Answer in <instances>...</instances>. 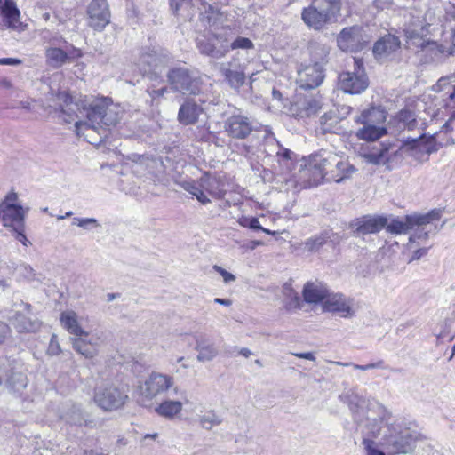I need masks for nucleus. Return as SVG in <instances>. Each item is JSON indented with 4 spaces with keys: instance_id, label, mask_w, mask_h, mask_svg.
Returning <instances> with one entry per match:
<instances>
[{
    "instance_id": "39",
    "label": "nucleus",
    "mask_w": 455,
    "mask_h": 455,
    "mask_svg": "<svg viewBox=\"0 0 455 455\" xmlns=\"http://www.w3.org/2000/svg\"><path fill=\"white\" fill-rule=\"evenodd\" d=\"M362 127L358 128L355 135L358 139L367 141L377 140L387 133L386 128L382 126L361 124Z\"/></svg>"
},
{
    "instance_id": "50",
    "label": "nucleus",
    "mask_w": 455,
    "mask_h": 455,
    "mask_svg": "<svg viewBox=\"0 0 455 455\" xmlns=\"http://www.w3.org/2000/svg\"><path fill=\"white\" fill-rule=\"evenodd\" d=\"M224 48H228V52L230 50H253L254 44L252 41L247 37L238 36L234 41L231 42L229 46H224Z\"/></svg>"
},
{
    "instance_id": "47",
    "label": "nucleus",
    "mask_w": 455,
    "mask_h": 455,
    "mask_svg": "<svg viewBox=\"0 0 455 455\" xmlns=\"http://www.w3.org/2000/svg\"><path fill=\"white\" fill-rule=\"evenodd\" d=\"M184 188L195 196L196 199L202 203L203 204H206L210 202V199L207 197L206 194L204 193V190L200 186V180L197 183L196 182H187L184 185Z\"/></svg>"
},
{
    "instance_id": "52",
    "label": "nucleus",
    "mask_w": 455,
    "mask_h": 455,
    "mask_svg": "<svg viewBox=\"0 0 455 455\" xmlns=\"http://www.w3.org/2000/svg\"><path fill=\"white\" fill-rule=\"evenodd\" d=\"M72 225L78 226L84 229L89 230L92 227H99L100 224L98 220L94 218H74L72 220Z\"/></svg>"
},
{
    "instance_id": "8",
    "label": "nucleus",
    "mask_w": 455,
    "mask_h": 455,
    "mask_svg": "<svg viewBox=\"0 0 455 455\" xmlns=\"http://www.w3.org/2000/svg\"><path fill=\"white\" fill-rule=\"evenodd\" d=\"M354 66V71H347L339 75V86L347 93L358 94L368 87L369 80L362 60L355 58Z\"/></svg>"
},
{
    "instance_id": "13",
    "label": "nucleus",
    "mask_w": 455,
    "mask_h": 455,
    "mask_svg": "<svg viewBox=\"0 0 455 455\" xmlns=\"http://www.w3.org/2000/svg\"><path fill=\"white\" fill-rule=\"evenodd\" d=\"M88 25L101 31L110 22V11L107 0H92L87 7Z\"/></svg>"
},
{
    "instance_id": "45",
    "label": "nucleus",
    "mask_w": 455,
    "mask_h": 455,
    "mask_svg": "<svg viewBox=\"0 0 455 455\" xmlns=\"http://www.w3.org/2000/svg\"><path fill=\"white\" fill-rule=\"evenodd\" d=\"M443 92H445L446 93H448L447 106L452 109V112H451L448 121L445 123L444 126L447 129L453 130L454 126H455V82L451 83Z\"/></svg>"
},
{
    "instance_id": "23",
    "label": "nucleus",
    "mask_w": 455,
    "mask_h": 455,
    "mask_svg": "<svg viewBox=\"0 0 455 455\" xmlns=\"http://www.w3.org/2000/svg\"><path fill=\"white\" fill-rule=\"evenodd\" d=\"M397 148L398 146L396 145L385 146L381 144L379 148L364 153L363 157L369 164L377 165L384 164L387 162H390L395 158L399 157V154L394 153V150H397Z\"/></svg>"
},
{
    "instance_id": "32",
    "label": "nucleus",
    "mask_w": 455,
    "mask_h": 455,
    "mask_svg": "<svg viewBox=\"0 0 455 455\" xmlns=\"http://www.w3.org/2000/svg\"><path fill=\"white\" fill-rule=\"evenodd\" d=\"M195 349L198 352L196 359L202 363L211 362L219 355L214 342L203 337L196 339Z\"/></svg>"
},
{
    "instance_id": "11",
    "label": "nucleus",
    "mask_w": 455,
    "mask_h": 455,
    "mask_svg": "<svg viewBox=\"0 0 455 455\" xmlns=\"http://www.w3.org/2000/svg\"><path fill=\"white\" fill-rule=\"evenodd\" d=\"M224 130L235 140H245L256 131L254 122L242 113H234L224 121Z\"/></svg>"
},
{
    "instance_id": "43",
    "label": "nucleus",
    "mask_w": 455,
    "mask_h": 455,
    "mask_svg": "<svg viewBox=\"0 0 455 455\" xmlns=\"http://www.w3.org/2000/svg\"><path fill=\"white\" fill-rule=\"evenodd\" d=\"M340 119L337 116L335 111H329L324 113L320 118V129L323 133H338L339 127Z\"/></svg>"
},
{
    "instance_id": "17",
    "label": "nucleus",
    "mask_w": 455,
    "mask_h": 455,
    "mask_svg": "<svg viewBox=\"0 0 455 455\" xmlns=\"http://www.w3.org/2000/svg\"><path fill=\"white\" fill-rule=\"evenodd\" d=\"M387 225V218L382 216L366 215L355 220L350 226L354 228L353 235L363 237L366 235L377 234Z\"/></svg>"
},
{
    "instance_id": "2",
    "label": "nucleus",
    "mask_w": 455,
    "mask_h": 455,
    "mask_svg": "<svg viewBox=\"0 0 455 455\" xmlns=\"http://www.w3.org/2000/svg\"><path fill=\"white\" fill-rule=\"evenodd\" d=\"M350 411L354 415V419L358 424L364 422V432L371 437H377L381 431L383 422L387 419L388 412L379 403L375 401H366L363 397L352 392L345 396ZM339 398L343 401L344 396Z\"/></svg>"
},
{
    "instance_id": "12",
    "label": "nucleus",
    "mask_w": 455,
    "mask_h": 455,
    "mask_svg": "<svg viewBox=\"0 0 455 455\" xmlns=\"http://www.w3.org/2000/svg\"><path fill=\"white\" fill-rule=\"evenodd\" d=\"M167 82L173 92L196 94L198 92L196 81L190 76L188 68L175 67L168 70Z\"/></svg>"
},
{
    "instance_id": "14",
    "label": "nucleus",
    "mask_w": 455,
    "mask_h": 455,
    "mask_svg": "<svg viewBox=\"0 0 455 455\" xmlns=\"http://www.w3.org/2000/svg\"><path fill=\"white\" fill-rule=\"evenodd\" d=\"M220 72L228 84L234 89H239L245 82V67L239 63V52L232 60L220 64Z\"/></svg>"
},
{
    "instance_id": "41",
    "label": "nucleus",
    "mask_w": 455,
    "mask_h": 455,
    "mask_svg": "<svg viewBox=\"0 0 455 455\" xmlns=\"http://www.w3.org/2000/svg\"><path fill=\"white\" fill-rule=\"evenodd\" d=\"M316 6L326 17L331 20L336 18L340 12V0H312L311 2Z\"/></svg>"
},
{
    "instance_id": "61",
    "label": "nucleus",
    "mask_w": 455,
    "mask_h": 455,
    "mask_svg": "<svg viewBox=\"0 0 455 455\" xmlns=\"http://www.w3.org/2000/svg\"><path fill=\"white\" fill-rule=\"evenodd\" d=\"M213 269H214L215 271H217V272H218V273L222 276L223 281H224L226 283H230V282H233V281H235V276L233 274H231V273L228 272L227 270H225L224 268H222V267H220V266L215 265V266L213 267Z\"/></svg>"
},
{
    "instance_id": "48",
    "label": "nucleus",
    "mask_w": 455,
    "mask_h": 455,
    "mask_svg": "<svg viewBox=\"0 0 455 455\" xmlns=\"http://www.w3.org/2000/svg\"><path fill=\"white\" fill-rule=\"evenodd\" d=\"M221 419L216 414L214 411H209L204 415L199 417V423L203 428L210 430L212 427L218 426L221 423Z\"/></svg>"
},
{
    "instance_id": "18",
    "label": "nucleus",
    "mask_w": 455,
    "mask_h": 455,
    "mask_svg": "<svg viewBox=\"0 0 455 455\" xmlns=\"http://www.w3.org/2000/svg\"><path fill=\"white\" fill-rule=\"evenodd\" d=\"M362 32L363 29L359 26L343 28L337 38L339 47L345 52L360 51L365 43Z\"/></svg>"
},
{
    "instance_id": "4",
    "label": "nucleus",
    "mask_w": 455,
    "mask_h": 455,
    "mask_svg": "<svg viewBox=\"0 0 455 455\" xmlns=\"http://www.w3.org/2000/svg\"><path fill=\"white\" fill-rule=\"evenodd\" d=\"M435 135L426 136L421 134L418 138H408L398 146L395 154H399V157H403L404 154L410 155L419 160H427L428 156L438 150Z\"/></svg>"
},
{
    "instance_id": "59",
    "label": "nucleus",
    "mask_w": 455,
    "mask_h": 455,
    "mask_svg": "<svg viewBox=\"0 0 455 455\" xmlns=\"http://www.w3.org/2000/svg\"><path fill=\"white\" fill-rule=\"evenodd\" d=\"M240 224L243 227L250 228L251 229L259 230L261 229V226L257 218L251 217L248 219H243L240 221Z\"/></svg>"
},
{
    "instance_id": "33",
    "label": "nucleus",
    "mask_w": 455,
    "mask_h": 455,
    "mask_svg": "<svg viewBox=\"0 0 455 455\" xmlns=\"http://www.w3.org/2000/svg\"><path fill=\"white\" fill-rule=\"evenodd\" d=\"M202 108L195 102L187 101L180 108L178 119L180 123L188 125L195 124L202 114Z\"/></svg>"
},
{
    "instance_id": "1",
    "label": "nucleus",
    "mask_w": 455,
    "mask_h": 455,
    "mask_svg": "<svg viewBox=\"0 0 455 455\" xmlns=\"http://www.w3.org/2000/svg\"><path fill=\"white\" fill-rule=\"evenodd\" d=\"M60 118L65 123L75 124V131L91 144L100 143L107 136L106 127L116 125L123 116V109L108 98L79 99L74 102L67 92L57 95Z\"/></svg>"
},
{
    "instance_id": "57",
    "label": "nucleus",
    "mask_w": 455,
    "mask_h": 455,
    "mask_svg": "<svg viewBox=\"0 0 455 455\" xmlns=\"http://www.w3.org/2000/svg\"><path fill=\"white\" fill-rule=\"evenodd\" d=\"M363 444L364 445L367 455H385L383 451L376 448L375 443L369 438H363Z\"/></svg>"
},
{
    "instance_id": "49",
    "label": "nucleus",
    "mask_w": 455,
    "mask_h": 455,
    "mask_svg": "<svg viewBox=\"0 0 455 455\" xmlns=\"http://www.w3.org/2000/svg\"><path fill=\"white\" fill-rule=\"evenodd\" d=\"M326 241L327 237L324 235H317L314 237L308 238L304 243V249L309 252L317 251L323 244H325Z\"/></svg>"
},
{
    "instance_id": "5",
    "label": "nucleus",
    "mask_w": 455,
    "mask_h": 455,
    "mask_svg": "<svg viewBox=\"0 0 455 455\" xmlns=\"http://www.w3.org/2000/svg\"><path fill=\"white\" fill-rule=\"evenodd\" d=\"M18 202V195L15 192L8 193L0 202V222L4 227L20 228L25 225V217L28 209H24Z\"/></svg>"
},
{
    "instance_id": "21",
    "label": "nucleus",
    "mask_w": 455,
    "mask_h": 455,
    "mask_svg": "<svg viewBox=\"0 0 455 455\" xmlns=\"http://www.w3.org/2000/svg\"><path fill=\"white\" fill-rule=\"evenodd\" d=\"M322 108L320 100L313 97L300 99L291 104V112L297 118H305L315 116Z\"/></svg>"
},
{
    "instance_id": "40",
    "label": "nucleus",
    "mask_w": 455,
    "mask_h": 455,
    "mask_svg": "<svg viewBox=\"0 0 455 455\" xmlns=\"http://www.w3.org/2000/svg\"><path fill=\"white\" fill-rule=\"evenodd\" d=\"M9 321L20 332L34 331L39 326L37 322L28 318L25 315L19 312H16L13 316H10Z\"/></svg>"
},
{
    "instance_id": "22",
    "label": "nucleus",
    "mask_w": 455,
    "mask_h": 455,
    "mask_svg": "<svg viewBox=\"0 0 455 455\" xmlns=\"http://www.w3.org/2000/svg\"><path fill=\"white\" fill-rule=\"evenodd\" d=\"M416 47L421 49L423 52L429 55L431 60H438L443 56H450L454 54V50H451L448 44H438L435 41H431L421 38L419 41H415L414 44Z\"/></svg>"
},
{
    "instance_id": "56",
    "label": "nucleus",
    "mask_w": 455,
    "mask_h": 455,
    "mask_svg": "<svg viewBox=\"0 0 455 455\" xmlns=\"http://www.w3.org/2000/svg\"><path fill=\"white\" fill-rule=\"evenodd\" d=\"M309 166L313 184L317 185L323 180H327V176L325 175L322 169L314 167L313 165H311V163L309 164Z\"/></svg>"
},
{
    "instance_id": "9",
    "label": "nucleus",
    "mask_w": 455,
    "mask_h": 455,
    "mask_svg": "<svg viewBox=\"0 0 455 455\" xmlns=\"http://www.w3.org/2000/svg\"><path fill=\"white\" fill-rule=\"evenodd\" d=\"M172 58L165 50L148 49L141 53L139 66L144 74H148L150 80L156 79V74L167 67Z\"/></svg>"
},
{
    "instance_id": "54",
    "label": "nucleus",
    "mask_w": 455,
    "mask_h": 455,
    "mask_svg": "<svg viewBox=\"0 0 455 455\" xmlns=\"http://www.w3.org/2000/svg\"><path fill=\"white\" fill-rule=\"evenodd\" d=\"M455 82V73L443 76L438 79V81L435 83V84L433 86V90L436 92H441L442 91L445 90L447 86H449L451 83Z\"/></svg>"
},
{
    "instance_id": "37",
    "label": "nucleus",
    "mask_w": 455,
    "mask_h": 455,
    "mask_svg": "<svg viewBox=\"0 0 455 455\" xmlns=\"http://www.w3.org/2000/svg\"><path fill=\"white\" fill-rule=\"evenodd\" d=\"M311 61L313 64H321L323 67L328 61L330 47L319 42H311L308 46Z\"/></svg>"
},
{
    "instance_id": "19",
    "label": "nucleus",
    "mask_w": 455,
    "mask_h": 455,
    "mask_svg": "<svg viewBox=\"0 0 455 455\" xmlns=\"http://www.w3.org/2000/svg\"><path fill=\"white\" fill-rule=\"evenodd\" d=\"M325 77L323 67L321 64H309L298 71V84L303 89L318 87Z\"/></svg>"
},
{
    "instance_id": "20",
    "label": "nucleus",
    "mask_w": 455,
    "mask_h": 455,
    "mask_svg": "<svg viewBox=\"0 0 455 455\" xmlns=\"http://www.w3.org/2000/svg\"><path fill=\"white\" fill-rule=\"evenodd\" d=\"M323 310L339 314L342 317H351L354 315L351 300L339 293H329L323 304Z\"/></svg>"
},
{
    "instance_id": "29",
    "label": "nucleus",
    "mask_w": 455,
    "mask_h": 455,
    "mask_svg": "<svg viewBox=\"0 0 455 455\" xmlns=\"http://www.w3.org/2000/svg\"><path fill=\"white\" fill-rule=\"evenodd\" d=\"M60 323L62 327L74 338L78 336H84L87 338V331H85L78 322V316L73 310H66L60 314Z\"/></svg>"
},
{
    "instance_id": "36",
    "label": "nucleus",
    "mask_w": 455,
    "mask_h": 455,
    "mask_svg": "<svg viewBox=\"0 0 455 455\" xmlns=\"http://www.w3.org/2000/svg\"><path fill=\"white\" fill-rule=\"evenodd\" d=\"M196 45L199 52L202 54L215 58L221 59L226 56L228 52V48H224V46L220 48L215 47V45L211 42L210 39L203 36L201 38H197Z\"/></svg>"
},
{
    "instance_id": "28",
    "label": "nucleus",
    "mask_w": 455,
    "mask_h": 455,
    "mask_svg": "<svg viewBox=\"0 0 455 455\" xmlns=\"http://www.w3.org/2000/svg\"><path fill=\"white\" fill-rule=\"evenodd\" d=\"M356 169L347 160L339 156V164L333 165L330 169L327 176V181L340 183L349 178L355 172Z\"/></svg>"
},
{
    "instance_id": "44",
    "label": "nucleus",
    "mask_w": 455,
    "mask_h": 455,
    "mask_svg": "<svg viewBox=\"0 0 455 455\" xmlns=\"http://www.w3.org/2000/svg\"><path fill=\"white\" fill-rule=\"evenodd\" d=\"M200 186L204 188V193H208L216 198H220L224 196V192L220 188V184L215 178L208 175H204L200 178Z\"/></svg>"
},
{
    "instance_id": "7",
    "label": "nucleus",
    "mask_w": 455,
    "mask_h": 455,
    "mask_svg": "<svg viewBox=\"0 0 455 455\" xmlns=\"http://www.w3.org/2000/svg\"><path fill=\"white\" fill-rule=\"evenodd\" d=\"M174 385L173 378L158 372H152L139 387L140 403L147 406L152 399L166 392Z\"/></svg>"
},
{
    "instance_id": "46",
    "label": "nucleus",
    "mask_w": 455,
    "mask_h": 455,
    "mask_svg": "<svg viewBox=\"0 0 455 455\" xmlns=\"http://www.w3.org/2000/svg\"><path fill=\"white\" fill-rule=\"evenodd\" d=\"M64 420L71 425H78L81 426L84 422V418L82 410L78 406H72L68 411H67L62 416Z\"/></svg>"
},
{
    "instance_id": "62",
    "label": "nucleus",
    "mask_w": 455,
    "mask_h": 455,
    "mask_svg": "<svg viewBox=\"0 0 455 455\" xmlns=\"http://www.w3.org/2000/svg\"><path fill=\"white\" fill-rule=\"evenodd\" d=\"M352 367L355 370H361V371H368L372 369H378V368H384L383 361H379L377 363H371L365 365H360V364H352Z\"/></svg>"
},
{
    "instance_id": "15",
    "label": "nucleus",
    "mask_w": 455,
    "mask_h": 455,
    "mask_svg": "<svg viewBox=\"0 0 455 455\" xmlns=\"http://www.w3.org/2000/svg\"><path fill=\"white\" fill-rule=\"evenodd\" d=\"M417 434L410 429H404L386 440V448L389 453H410L415 448Z\"/></svg>"
},
{
    "instance_id": "16",
    "label": "nucleus",
    "mask_w": 455,
    "mask_h": 455,
    "mask_svg": "<svg viewBox=\"0 0 455 455\" xmlns=\"http://www.w3.org/2000/svg\"><path fill=\"white\" fill-rule=\"evenodd\" d=\"M5 382L10 390L18 392L27 387V377L15 370L9 359H4L0 363V386Z\"/></svg>"
},
{
    "instance_id": "24",
    "label": "nucleus",
    "mask_w": 455,
    "mask_h": 455,
    "mask_svg": "<svg viewBox=\"0 0 455 455\" xmlns=\"http://www.w3.org/2000/svg\"><path fill=\"white\" fill-rule=\"evenodd\" d=\"M0 13L9 28L23 29L20 20V12L13 0H0Z\"/></svg>"
},
{
    "instance_id": "27",
    "label": "nucleus",
    "mask_w": 455,
    "mask_h": 455,
    "mask_svg": "<svg viewBox=\"0 0 455 455\" xmlns=\"http://www.w3.org/2000/svg\"><path fill=\"white\" fill-rule=\"evenodd\" d=\"M301 18L307 26L315 30L321 29L325 24L331 21L326 17V14H323L312 3L308 7L303 9Z\"/></svg>"
},
{
    "instance_id": "26",
    "label": "nucleus",
    "mask_w": 455,
    "mask_h": 455,
    "mask_svg": "<svg viewBox=\"0 0 455 455\" xmlns=\"http://www.w3.org/2000/svg\"><path fill=\"white\" fill-rule=\"evenodd\" d=\"M399 47V39L395 36L387 35L375 43L373 53L379 61H383Z\"/></svg>"
},
{
    "instance_id": "35",
    "label": "nucleus",
    "mask_w": 455,
    "mask_h": 455,
    "mask_svg": "<svg viewBox=\"0 0 455 455\" xmlns=\"http://www.w3.org/2000/svg\"><path fill=\"white\" fill-rule=\"evenodd\" d=\"M46 62L54 68L62 67L67 62H71L72 57L65 51L58 47H49L45 51Z\"/></svg>"
},
{
    "instance_id": "31",
    "label": "nucleus",
    "mask_w": 455,
    "mask_h": 455,
    "mask_svg": "<svg viewBox=\"0 0 455 455\" xmlns=\"http://www.w3.org/2000/svg\"><path fill=\"white\" fill-rule=\"evenodd\" d=\"M387 114L385 110L380 108L372 107L364 109L355 118V122L358 124H371L381 126L386 121Z\"/></svg>"
},
{
    "instance_id": "25",
    "label": "nucleus",
    "mask_w": 455,
    "mask_h": 455,
    "mask_svg": "<svg viewBox=\"0 0 455 455\" xmlns=\"http://www.w3.org/2000/svg\"><path fill=\"white\" fill-rule=\"evenodd\" d=\"M72 347L80 355L85 358H93L98 354L99 338L78 336L72 338Z\"/></svg>"
},
{
    "instance_id": "30",
    "label": "nucleus",
    "mask_w": 455,
    "mask_h": 455,
    "mask_svg": "<svg viewBox=\"0 0 455 455\" xmlns=\"http://www.w3.org/2000/svg\"><path fill=\"white\" fill-rule=\"evenodd\" d=\"M328 295V289L322 283H307L303 289V298L307 303H323Z\"/></svg>"
},
{
    "instance_id": "63",
    "label": "nucleus",
    "mask_w": 455,
    "mask_h": 455,
    "mask_svg": "<svg viewBox=\"0 0 455 455\" xmlns=\"http://www.w3.org/2000/svg\"><path fill=\"white\" fill-rule=\"evenodd\" d=\"M191 0H170V5L173 12L177 13L183 5H190Z\"/></svg>"
},
{
    "instance_id": "10",
    "label": "nucleus",
    "mask_w": 455,
    "mask_h": 455,
    "mask_svg": "<svg viewBox=\"0 0 455 455\" xmlns=\"http://www.w3.org/2000/svg\"><path fill=\"white\" fill-rule=\"evenodd\" d=\"M440 217V211H432L425 215H407L403 220L394 219L390 222L387 220L385 228L391 234H405L413 229L415 225L430 224L434 220H438Z\"/></svg>"
},
{
    "instance_id": "53",
    "label": "nucleus",
    "mask_w": 455,
    "mask_h": 455,
    "mask_svg": "<svg viewBox=\"0 0 455 455\" xmlns=\"http://www.w3.org/2000/svg\"><path fill=\"white\" fill-rule=\"evenodd\" d=\"M427 224L423 225H415L417 228L414 233L409 237V243H412L416 242V240H426L428 238V233L430 230L427 228Z\"/></svg>"
},
{
    "instance_id": "64",
    "label": "nucleus",
    "mask_w": 455,
    "mask_h": 455,
    "mask_svg": "<svg viewBox=\"0 0 455 455\" xmlns=\"http://www.w3.org/2000/svg\"><path fill=\"white\" fill-rule=\"evenodd\" d=\"M20 269L22 271L23 275L29 279V280H35L36 279V272L35 270L29 266V265H22L20 267Z\"/></svg>"
},
{
    "instance_id": "51",
    "label": "nucleus",
    "mask_w": 455,
    "mask_h": 455,
    "mask_svg": "<svg viewBox=\"0 0 455 455\" xmlns=\"http://www.w3.org/2000/svg\"><path fill=\"white\" fill-rule=\"evenodd\" d=\"M172 91L170 85L166 86L164 85L160 88H156L155 85H150L147 88V93L151 98L152 101L159 100L160 99L164 98L165 94L169 93Z\"/></svg>"
},
{
    "instance_id": "55",
    "label": "nucleus",
    "mask_w": 455,
    "mask_h": 455,
    "mask_svg": "<svg viewBox=\"0 0 455 455\" xmlns=\"http://www.w3.org/2000/svg\"><path fill=\"white\" fill-rule=\"evenodd\" d=\"M400 120L403 123L404 127L408 130H412L417 124L414 115L411 111H402L400 113Z\"/></svg>"
},
{
    "instance_id": "60",
    "label": "nucleus",
    "mask_w": 455,
    "mask_h": 455,
    "mask_svg": "<svg viewBox=\"0 0 455 455\" xmlns=\"http://www.w3.org/2000/svg\"><path fill=\"white\" fill-rule=\"evenodd\" d=\"M12 230L16 234V239L20 242L24 246H28L30 244V242L28 240L25 235V225H22L20 228H12Z\"/></svg>"
},
{
    "instance_id": "42",
    "label": "nucleus",
    "mask_w": 455,
    "mask_h": 455,
    "mask_svg": "<svg viewBox=\"0 0 455 455\" xmlns=\"http://www.w3.org/2000/svg\"><path fill=\"white\" fill-rule=\"evenodd\" d=\"M202 22L208 25L210 28L220 26L224 20L223 14L218 9L211 4L204 5V12L201 13Z\"/></svg>"
},
{
    "instance_id": "38",
    "label": "nucleus",
    "mask_w": 455,
    "mask_h": 455,
    "mask_svg": "<svg viewBox=\"0 0 455 455\" xmlns=\"http://www.w3.org/2000/svg\"><path fill=\"white\" fill-rule=\"evenodd\" d=\"M182 407L181 401L166 399L156 408V411L164 418L173 419L181 412Z\"/></svg>"
},
{
    "instance_id": "58",
    "label": "nucleus",
    "mask_w": 455,
    "mask_h": 455,
    "mask_svg": "<svg viewBox=\"0 0 455 455\" xmlns=\"http://www.w3.org/2000/svg\"><path fill=\"white\" fill-rule=\"evenodd\" d=\"M60 346L58 341V338L56 334H52L51 337V340L48 346L47 353L50 355H57L60 353Z\"/></svg>"
},
{
    "instance_id": "34",
    "label": "nucleus",
    "mask_w": 455,
    "mask_h": 455,
    "mask_svg": "<svg viewBox=\"0 0 455 455\" xmlns=\"http://www.w3.org/2000/svg\"><path fill=\"white\" fill-rule=\"evenodd\" d=\"M339 164V156L332 152L323 150L317 156H315L311 161V165L323 170L326 176L333 165Z\"/></svg>"
},
{
    "instance_id": "6",
    "label": "nucleus",
    "mask_w": 455,
    "mask_h": 455,
    "mask_svg": "<svg viewBox=\"0 0 455 455\" xmlns=\"http://www.w3.org/2000/svg\"><path fill=\"white\" fill-rule=\"evenodd\" d=\"M128 400L127 390L124 387L108 384L95 390L94 402L104 411H111L122 408Z\"/></svg>"
},
{
    "instance_id": "3",
    "label": "nucleus",
    "mask_w": 455,
    "mask_h": 455,
    "mask_svg": "<svg viewBox=\"0 0 455 455\" xmlns=\"http://www.w3.org/2000/svg\"><path fill=\"white\" fill-rule=\"evenodd\" d=\"M440 17L434 10H428L424 15L419 10H413L409 13L404 32L409 42L413 45L415 41H419L427 34L435 29Z\"/></svg>"
}]
</instances>
